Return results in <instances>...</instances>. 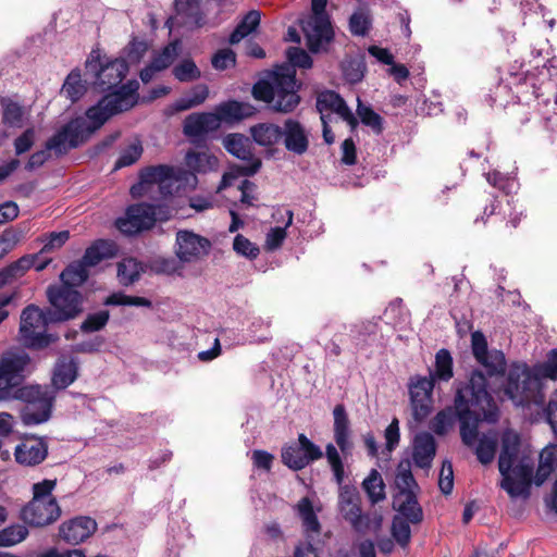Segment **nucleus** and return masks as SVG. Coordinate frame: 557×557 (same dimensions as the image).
Instances as JSON below:
<instances>
[{"label":"nucleus","instance_id":"f257e3e1","mask_svg":"<svg viewBox=\"0 0 557 557\" xmlns=\"http://www.w3.org/2000/svg\"><path fill=\"white\" fill-rule=\"evenodd\" d=\"M138 87L137 81H129L119 89L106 95L96 106L87 110L86 119H74L53 135L47 141V149L60 156L83 144L112 115L127 111L137 103Z\"/></svg>","mask_w":557,"mask_h":557},{"label":"nucleus","instance_id":"f03ea898","mask_svg":"<svg viewBox=\"0 0 557 557\" xmlns=\"http://www.w3.org/2000/svg\"><path fill=\"white\" fill-rule=\"evenodd\" d=\"M287 59L290 64L277 66L270 81H260L252 87L255 99L269 103L272 110L282 113L294 111L300 102L295 66L309 69L312 65L310 55L297 47L287 50Z\"/></svg>","mask_w":557,"mask_h":557},{"label":"nucleus","instance_id":"7ed1b4c3","mask_svg":"<svg viewBox=\"0 0 557 557\" xmlns=\"http://www.w3.org/2000/svg\"><path fill=\"white\" fill-rule=\"evenodd\" d=\"M455 408L460 421V436L465 445L473 447L478 438V422L496 421L497 406L487 391L486 377L482 372L472 373L469 383L457 389Z\"/></svg>","mask_w":557,"mask_h":557},{"label":"nucleus","instance_id":"20e7f679","mask_svg":"<svg viewBox=\"0 0 557 557\" xmlns=\"http://www.w3.org/2000/svg\"><path fill=\"white\" fill-rule=\"evenodd\" d=\"M520 438L513 431H506L502 436V450L498 459V469L503 476L500 487L511 498L530 495L533 467L525 459L518 461Z\"/></svg>","mask_w":557,"mask_h":557},{"label":"nucleus","instance_id":"39448f33","mask_svg":"<svg viewBox=\"0 0 557 557\" xmlns=\"http://www.w3.org/2000/svg\"><path fill=\"white\" fill-rule=\"evenodd\" d=\"M325 457L333 471L334 479L339 485L338 507L342 516L356 531L363 532L368 528V521L361 513L359 492L355 486L343 485L345 478L344 465L337 448L332 443L325 447Z\"/></svg>","mask_w":557,"mask_h":557},{"label":"nucleus","instance_id":"423d86ee","mask_svg":"<svg viewBox=\"0 0 557 557\" xmlns=\"http://www.w3.org/2000/svg\"><path fill=\"white\" fill-rule=\"evenodd\" d=\"M13 397L26 404L21 411V418L25 425L40 424L50 419L55 398V393L51 387L23 386L15 392Z\"/></svg>","mask_w":557,"mask_h":557},{"label":"nucleus","instance_id":"0eeeda50","mask_svg":"<svg viewBox=\"0 0 557 557\" xmlns=\"http://www.w3.org/2000/svg\"><path fill=\"white\" fill-rule=\"evenodd\" d=\"M224 148L234 157L245 162L243 165H232L225 172L218 187V191L228 187L232 181L239 176H251L256 174L261 165V159L256 157L251 150L249 138L242 134H230L223 139Z\"/></svg>","mask_w":557,"mask_h":557},{"label":"nucleus","instance_id":"6e6552de","mask_svg":"<svg viewBox=\"0 0 557 557\" xmlns=\"http://www.w3.org/2000/svg\"><path fill=\"white\" fill-rule=\"evenodd\" d=\"M49 310L44 311L35 305L27 306L21 314L20 333L27 346L41 349L58 341L54 334H48L42 330L50 323H57Z\"/></svg>","mask_w":557,"mask_h":557},{"label":"nucleus","instance_id":"1a4fd4ad","mask_svg":"<svg viewBox=\"0 0 557 557\" xmlns=\"http://www.w3.org/2000/svg\"><path fill=\"white\" fill-rule=\"evenodd\" d=\"M171 212L162 206L137 203L129 206L125 215L115 221V225L125 235H135L151 228L156 221H166Z\"/></svg>","mask_w":557,"mask_h":557},{"label":"nucleus","instance_id":"9d476101","mask_svg":"<svg viewBox=\"0 0 557 557\" xmlns=\"http://www.w3.org/2000/svg\"><path fill=\"white\" fill-rule=\"evenodd\" d=\"M35 366L26 352H7L0 357V400L12 397L17 387Z\"/></svg>","mask_w":557,"mask_h":557},{"label":"nucleus","instance_id":"9b49d317","mask_svg":"<svg viewBox=\"0 0 557 557\" xmlns=\"http://www.w3.org/2000/svg\"><path fill=\"white\" fill-rule=\"evenodd\" d=\"M537 388L539 382L531 369L525 363H513L509 369L507 385L503 392L516 406H524L535 399Z\"/></svg>","mask_w":557,"mask_h":557},{"label":"nucleus","instance_id":"f8f14e48","mask_svg":"<svg viewBox=\"0 0 557 557\" xmlns=\"http://www.w3.org/2000/svg\"><path fill=\"white\" fill-rule=\"evenodd\" d=\"M47 297L52 307L49 309L55 322L74 319L82 312V295L67 285H52L47 288Z\"/></svg>","mask_w":557,"mask_h":557},{"label":"nucleus","instance_id":"ddd939ff","mask_svg":"<svg viewBox=\"0 0 557 557\" xmlns=\"http://www.w3.org/2000/svg\"><path fill=\"white\" fill-rule=\"evenodd\" d=\"M86 71L95 76L94 84L106 91L116 87L125 77L128 65L123 59H115L104 64H100L99 59L90 58L86 61Z\"/></svg>","mask_w":557,"mask_h":557},{"label":"nucleus","instance_id":"4468645a","mask_svg":"<svg viewBox=\"0 0 557 557\" xmlns=\"http://www.w3.org/2000/svg\"><path fill=\"white\" fill-rule=\"evenodd\" d=\"M211 242L191 231L181 230L176 233L174 252L182 263H196L209 255Z\"/></svg>","mask_w":557,"mask_h":557},{"label":"nucleus","instance_id":"2eb2a0df","mask_svg":"<svg viewBox=\"0 0 557 557\" xmlns=\"http://www.w3.org/2000/svg\"><path fill=\"white\" fill-rule=\"evenodd\" d=\"M321 448L305 434H299L298 443L283 447L282 461L293 470H301L322 457Z\"/></svg>","mask_w":557,"mask_h":557},{"label":"nucleus","instance_id":"dca6fc26","mask_svg":"<svg viewBox=\"0 0 557 557\" xmlns=\"http://www.w3.org/2000/svg\"><path fill=\"white\" fill-rule=\"evenodd\" d=\"M433 377L416 376L409 385L412 417L417 423L428 418L432 410Z\"/></svg>","mask_w":557,"mask_h":557},{"label":"nucleus","instance_id":"f3484780","mask_svg":"<svg viewBox=\"0 0 557 557\" xmlns=\"http://www.w3.org/2000/svg\"><path fill=\"white\" fill-rule=\"evenodd\" d=\"M22 519L35 527H45L57 521L61 508L57 500L32 499L21 512Z\"/></svg>","mask_w":557,"mask_h":557},{"label":"nucleus","instance_id":"a211bd4d","mask_svg":"<svg viewBox=\"0 0 557 557\" xmlns=\"http://www.w3.org/2000/svg\"><path fill=\"white\" fill-rule=\"evenodd\" d=\"M301 28L308 47L313 52L322 49L333 38L329 15H310L307 20L302 21Z\"/></svg>","mask_w":557,"mask_h":557},{"label":"nucleus","instance_id":"6ab92c4d","mask_svg":"<svg viewBox=\"0 0 557 557\" xmlns=\"http://www.w3.org/2000/svg\"><path fill=\"white\" fill-rule=\"evenodd\" d=\"M282 141L285 149L302 156L309 148V131L297 120L287 119L282 126Z\"/></svg>","mask_w":557,"mask_h":557},{"label":"nucleus","instance_id":"aec40b11","mask_svg":"<svg viewBox=\"0 0 557 557\" xmlns=\"http://www.w3.org/2000/svg\"><path fill=\"white\" fill-rule=\"evenodd\" d=\"M97 530V523L89 517H76L64 521L59 528V536L71 545H77L90 537Z\"/></svg>","mask_w":557,"mask_h":557},{"label":"nucleus","instance_id":"412c9836","mask_svg":"<svg viewBox=\"0 0 557 557\" xmlns=\"http://www.w3.org/2000/svg\"><path fill=\"white\" fill-rule=\"evenodd\" d=\"M175 16L168 20V24H177L200 28L206 24V16L201 10L200 0H174Z\"/></svg>","mask_w":557,"mask_h":557},{"label":"nucleus","instance_id":"4be33fe9","mask_svg":"<svg viewBox=\"0 0 557 557\" xmlns=\"http://www.w3.org/2000/svg\"><path fill=\"white\" fill-rule=\"evenodd\" d=\"M317 108L321 115H324V111L330 110L338 114L351 127L357 125V119L354 113L347 107L344 99L335 91L326 90L321 92L317 99Z\"/></svg>","mask_w":557,"mask_h":557},{"label":"nucleus","instance_id":"5701e85b","mask_svg":"<svg viewBox=\"0 0 557 557\" xmlns=\"http://www.w3.org/2000/svg\"><path fill=\"white\" fill-rule=\"evenodd\" d=\"M436 454V443L432 434L418 433L412 442V459L417 467L429 469Z\"/></svg>","mask_w":557,"mask_h":557},{"label":"nucleus","instance_id":"b1692460","mask_svg":"<svg viewBox=\"0 0 557 557\" xmlns=\"http://www.w3.org/2000/svg\"><path fill=\"white\" fill-rule=\"evenodd\" d=\"M48 455V446L42 440H25L16 446L14 456L18 463L36 466L42 462Z\"/></svg>","mask_w":557,"mask_h":557},{"label":"nucleus","instance_id":"393cba45","mask_svg":"<svg viewBox=\"0 0 557 557\" xmlns=\"http://www.w3.org/2000/svg\"><path fill=\"white\" fill-rule=\"evenodd\" d=\"M334 416V440L344 457L351 455L354 444L350 440L349 420L343 405H336Z\"/></svg>","mask_w":557,"mask_h":557},{"label":"nucleus","instance_id":"a878e982","mask_svg":"<svg viewBox=\"0 0 557 557\" xmlns=\"http://www.w3.org/2000/svg\"><path fill=\"white\" fill-rule=\"evenodd\" d=\"M220 127L216 113H194L188 115L184 122V134L188 137H200L203 134L215 131Z\"/></svg>","mask_w":557,"mask_h":557},{"label":"nucleus","instance_id":"bb28decb","mask_svg":"<svg viewBox=\"0 0 557 557\" xmlns=\"http://www.w3.org/2000/svg\"><path fill=\"white\" fill-rule=\"evenodd\" d=\"M393 506L400 513L399 517L412 523L422 520V509L417 500L416 493L397 492L394 496Z\"/></svg>","mask_w":557,"mask_h":557},{"label":"nucleus","instance_id":"cd10ccee","mask_svg":"<svg viewBox=\"0 0 557 557\" xmlns=\"http://www.w3.org/2000/svg\"><path fill=\"white\" fill-rule=\"evenodd\" d=\"M250 135L257 145L271 149L282 141V126L269 122L259 123L250 127Z\"/></svg>","mask_w":557,"mask_h":557},{"label":"nucleus","instance_id":"c85d7f7f","mask_svg":"<svg viewBox=\"0 0 557 557\" xmlns=\"http://www.w3.org/2000/svg\"><path fill=\"white\" fill-rule=\"evenodd\" d=\"M181 171L166 165H158L146 169L141 173V184L153 185L157 184L159 189H168L171 185V180H180Z\"/></svg>","mask_w":557,"mask_h":557},{"label":"nucleus","instance_id":"c756f323","mask_svg":"<svg viewBox=\"0 0 557 557\" xmlns=\"http://www.w3.org/2000/svg\"><path fill=\"white\" fill-rule=\"evenodd\" d=\"M77 363L74 359L61 358L54 366L52 386L55 389H64L77 377Z\"/></svg>","mask_w":557,"mask_h":557},{"label":"nucleus","instance_id":"7c9ffc66","mask_svg":"<svg viewBox=\"0 0 557 557\" xmlns=\"http://www.w3.org/2000/svg\"><path fill=\"white\" fill-rule=\"evenodd\" d=\"M253 107L249 103L238 101H227L216 107L215 113L219 116V122H233L239 121L252 115Z\"/></svg>","mask_w":557,"mask_h":557},{"label":"nucleus","instance_id":"2f4dec72","mask_svg":"<svg viewBox=\"0 0 557 557\" xmlns=\"http://www.w3.org/2000/svg\"><path fill=\"white\" fill-rule=\"evenodd\" d=\"M261 21V12L259 10H250L242 21L238 23L236 28L230 35V44L236 45L240 42L245 37L253 33Z\"/></svg>","mask_w":557,"mask_h":557},{"label":"nucleus","instance_id":"473e14b6","mask_svg":"<svg viewBox=\"0 0 557 557\" xmlns=\"http://www.w3.org/2000/svg\"><path fill=\"white\" fill-rule=\"evenodd\" d=\"M144 264L135 258H124L117 263V278L124 286L133 285L144 273Z\"/></svg>","mask_w":557,"mask_h":557},{"label":"nucleus","instance_id":"72a5a7b5","mask_svg":"<svg viewBox=\"0 0 557 557\" xmlns=\"http://www.w3.org/2000/svg\"><path fill=\"white\" fill-rule=\"evenodd\" d=\"M186 165L194 172L207 173L218 169V159L207 150L190 151L185 158Z\"/></svg>","mask_w":557,"mask_h":557},{"label":"nucleus","instance_id":"f704fd0d","mask_svg":"<svg viewBox=\"0 0 557 557\" xmlns=\"http://www.w3.org/2000/svg\"><path fill=\"white\" fill-rule=\"evenodd\" d=\"M498 436L496 432H488L479 437L475 446V455L482 465H490L496 454Z\"/></svg>","mask_w":557,"mask_h":557},{"label":"nucleus","instance_id":"c9c22d12","mask_svg":"<svg viewBox=\"0 0 557 557\" xmlns=\"http://www.w3.org/2000/svg\"><path fill=\"white\" fill-rule=\"evenodd\" d=\"M362 488L372 504H377L386 497L384 481L380 472L375 469H372L362 481Z\"/></svg>","mask_w":557,"mask_h":557},{"label":"nucleus","instance_id":"e433bc0d","mask_svg":"<svg viewBox=\"0 0 557 557\" xmlns=\"http://www.w3.org/2000/svg\"><path fill=\"white\" fill-rule=\"evenodd\" d=\"M2 121L11 127H22L26 111L17 102L9 98H1Z\"/></svg>","mask_w":557,"mask_h":557},{"label":"nucleus","instance_id":"4c0bfd02","mask_svg":"<svg viewBox=\"0 0 557 557\" xmlns=\"http://www.w3.org/2000/svg\"><path fill=\"white\" fill-rule=\"evenodd\" d=\"M209 96V89L207 85L200 84L191 88V90L180 98L175 103L174 108L176 111H186L197 106H200L206 101Z\"/></svg>","mask_w":557,"mask_h":557},{"label":"nucleus","instance_id":"58836bf2","mask_svg":"<svg viewBox=\"0 0 557 557\" xmlns=\"http://www.w3.org/2000/svg\"><path fill=\"white\" fill-rule=\"evenodd\" d=\"M113 255V245L106 240H98L86 249L82 262L86 267H95L103 259Z\"/></svg>","mask_w":557,"mask_h":557},{"label":"nucleus","instance_id":"ea45409f","mask_svg":"<svg viewBox=\"0 0 557 557\" xmlns=\"http://www.w3.org/2000/svg\"><path fill=\"white\" fill-rule=\"evenodd\" d=\"M86 91V85L82 81L78 70H73L66 77L61 94L72 102L77 101Z\"/></svg>","mask_w":557,"mask_h":557},{"label":"nucleus","instance_id":"a19ab883","mask_svg":"<svg viewBox=\"0 0 557 557\" xmlns=\"http://www.w3.org/2000/svg\"><path fill=\"white\" fill-rule=\"evenodd\" d=\"M60 278L62 281L61 285H67L75 288L88 278L87 267L82 261L70 264L62 271Z\"/></svg>","mask_w":557,"mask_h":557},{"label":"nucleus","instance_id":"79ce46f5","mask_svg":"<svg viewBox=\"0 0 557 557\" xmlns=\"http://www.w3.org/2000/svg\"><path fill=\"white\" fill-rule=\"evenodd\" d=\"M531 372L536 382L541 379L557 380V349H552L546 357V360L535 364Z\"/></svg>","mask_w":557,"mask_h":557},{"label":"nucleus","instance_id":"37998d69","mask_svg":"<svg viewBox=\"0 0 557 557\" xmlns=\"http://www.w3.org/2000/svg\"><path fill=\"white\" fill-rule=\"evenodd\" d=\"M429 377L441 381H449L453 377V358L448 350L441 349L435 357V370Z\"/></svg>","mask_w":557,"mask_h":557},{"label":"nucleus","instance_id":"c03bdc74","mask_svg":"<svg viewBox=\"0 0 557 557\" xmlns=\"http://www.w3.org/2000/svg\"><path fill=\"white\" fill-rule=\"evenodd\" d=\"M476 361L486 370L490 376L503 375L506 369V359L503 351L494 349Z\"/></svg>","mask_w":557,"mask_h":557},{"label":"nucleus","instance_id":"a18cd8bd","mask_svg":"<svg viewBox=\"0 0 557 557\" xmlns=\"http://www.w3.org/2000/svg\"><path fill=\"white\" fill-rule=\"evenodd\" d=\"M297 510L306 532L318 534L320 532V523L313 511V506L310 499L307 497L300 499L297 504Z\"/></svg>","mask_w":557,"mask_h":557},{"label":"nucleus","instance_id":"49530a36","mask_svg":"<svg viewBox=\"0 0 557 557\" xmlns=\"http://www.w3.org/2000/svg\"><path fill=\"white\" fill-rule=\"evenodd\" d=\"M181 42L180 40H174L165 46L161 52L156 54L151 60V64L159 71H163L168 69L173 61L178 55Z\"/></svg>","mask_w":557,"mask_h":557},{"label":"nucleus","instance_id":"de8ad7c7","mask_svg":"<svg viewBox=\"0 0 557 557\" xmlns=\"http://www.w3.org/2000/svg\"><path fill=\"white\" fill-rule=\"evenodd\" d=\"M28 535V530L22 524H12L0 531V547H9L23 542Z\"/></svg>","mask_w":557,"mask_h":557},{"label":"nucleus","instance_id":"09e8293b","mask_svg":"<svg viewBox=\"0 0 557 557\" xmlns=\"http://www.w3.org/2000/svg\"><path fill=\"white\" fill-rule=\"evenodd\" d=\"M173 75L177 81L188 83L198 79L201 72L193 60L184 59L173 67Z\"/></svg>","mask_w":557,"mask_h":557},{"label":"nucleus","instance_id":"8fccbe9b","mask_svg":"<svg viewBox=\"0 0 557 557\" xmlns=\"http://www.w3.org/2000/svg\"><path fill=\"white\" fill-rule=\"evenodd\" d=\"M395 483L398 492L414 493L418 486L411 473L409 462H400L398 465Z\"/></svg>","mask_w":557,"mask_h":557},{"label":"nucleus","instance_id":"3c124183","mask_svg":"<svg viewBox=\"0 0 557 557\" xmlns=\"http://www.w3.org/2000/svg\"><path fill=\"white\" fill-rule=\"evenodd\" d=\"M287 222L284 227H272L265 238V248L268 250H276L281 247L286 238V228L293 223V211L286 210Z\"/></svg>","mask_w":557,"mask_h":557},{"label":"nucleus","instance_id":"603ef678","mask_svg":"<svg viewBox=\"0 0 557 557\" xmlns=\"http://www.w3.org/2000/svg\"><path fill=\"white\" fill-rule=\"evenodd\" d=\"M143 153V146L138 139L133 140L122 152L115 162V169L134 164Z\"/></svg>","mask_w":557,"mask_h":557},{"label":"nucleus","instance_id":"864d4df0","mask_svg":"<svg viewBox=\"0 0 557 557\" xmlns=\"http://www.w3.org/2000/svg\"><path fill=\"white\" fill-rule=\"evenodd\" d=\"M70 238L69 231L52 232L41 238L44 244L39 255H46L60 249Z\"/></svg>","mask_w":557,"mask_h":557},{"label":"nucleus","instance_id":"5fc2aeb1","mask_svg":"<svg viewBox=\"0 0 557 557\" xmlns=\"http://www.w3.org/2000/svg\"><path fill=\"white\" fill-rule=\"evenodd\" d=\"M357 113L364 125L371 127L373 132H375L376 134L382 133V117L377 113H375L370 107L363 106L359 98Z\"/></svg>","mask_w":557,"mask_h":557},{"label":"nucleus","instance_id":"6e6d98bb","mask_svg":"<svg viewBox=\"0 0 557 557\" xmlns=\"http://www.w3.org/2000/svg\"><path fill=\"white\" fill-rule=\"evenodd\" d=\"M107 305L113 306H135V307H151V301L144 297L128 296L123 293H116L108 297Z\"/></svg>","mask_w":557,"mask_h":557},{"label":"nucleus","instance_id":"4d7b16f0","mask_svg":"<svg viewBox=\"0 0 557 557\" xmlns=\"http://www.w3.org/2000/svg\"><path fill=\"white\" fill-rule=\"evenodd\" d=\"M392 534L400 546H407L411 537V530L407 519L395 517L392 523Z\"/></svg>","mask_w":557,"mask_h":557},{"label":"nucleus","instance_id":"13d9d810","mask_svg":"<svg viewBox=\"0 0 557 557\" xmlns=\"http://www.w3.org/2000/svg\"><path fill=\"white\" fill-rule=\"evenodd\" d=\"M34 263L30 258L23 257L20 260H17L15 263L10 265L5 271L0 272V287L5 285L11 277H15V276L23 274Z\"/></svg>","mask_w":557,"mask_h":557},{"label":"nucleus","instance_id":"bf43d9fd","mask_svg":"<svg viewBox=\"0 0 557 557\" xmlns=\"http://www.w3.org/2000/svg\"><path fill=\"white\" fill-rule=\"evenodd\" d=\"M370 16L363 11L355 12L349 18V29L356 36H364L370 27Z\"/></svg>","mask_w":557,"mask_h":557},{"label":"nucleus","instance_id":"052dcab7","mask_svg":"<svg viewBox=\"0 0 557 557\" xmlns=\"http://www.w3.org/2000/svg\"><path fill=\"white\" fill-rule=\"evenodd\" d=\"M454 425V412L450 409L440 411L431 423V429L438 435L446 434Z\"/></svg>","mask_w":557,"mask_h":557},{"label":"nucleus","instance_id":"680f3d73","mask_svg":"<svg viewBox=\"0 0 557 557\" xmlns=\"http://www.w3.org/2000/svg\"><path fill=\"white\" fill-rule=\"evenodd\" d=\"M109 311L101 310L89 314L81 325V330L85 333L96 332L106 326L109 321Z\"/></svg>","mask_w":557,"mask_h":557},{"label":"nucleus","instance_id":"e2e57ef3","mask_svg":"<svg viewBox=\"0 0 557 557\" xmlns=\"http://www.w3.org/2000/svg\"><path fill=\"white\" fill-rule=\"evenodd\" d=\"M343 75L351 84H356L363 78L364 64L359 60H347L343 63Z\"/></svg>","mask_w":557,"mask_h":557},{"label":"nucleus","instance_id":"0e129e2a","mask_svg":"<svg viewBox=\"0 0 557 557\" xmlns=\"http://www.w3.org/2000/svg\"><path fill=\"white\" fill-rule=\"evenodd\" d=\"M233 248L236 251V253L249 259L257 258L260 252L258 246H256L248 238L240 234L235 236L233 242Z\"/></svg>","mask_w":557,"mask_h":557},{"label":"nucleus","instance_id":"69168bd1","mask_svg":"<svg viewBox=\"0 0 557 557\" xmlns=\"http://www.w3.org/2000/svg\"><path fill=\"white\" fill-rule=\"evenodd\" d=\"M211 62L215 70L223 71L235 65L236 55L234 51L228 48L221 49L212 57Z\"/></svg>","mask_w":557,"mask_h":557},{"label":"nucleus","instance_id":"338daca9","mask_svg":"<svg viewBox=\"0 0 557 557\" xmlns=\"http://www.w3.org/2000/svg\"><path fill=\"white\" fill-rule=\"evenodd\" d=\"M438 486H440V490L445 495L450 494L453 491L454 471H453L451 462L448 460H445L442 465V469H441L440 478H438Z\"/></svg>","mask_w":557,"mask_h":557},{"label":"nucleus","instance_id":"774afa93","mask_svg":"<svg viewBox=\"0 0 557 557\" xmlns=\"http://www.w3.org/2000/svg\"><path fill=\"white\" fill-rule=\"evenodd\" d=\"M55 480H44L33 485V499L40 500H57L52 496V491L55 487Z\"/></svg>","mask_w":557,"mask_h":557}]
</instances>
